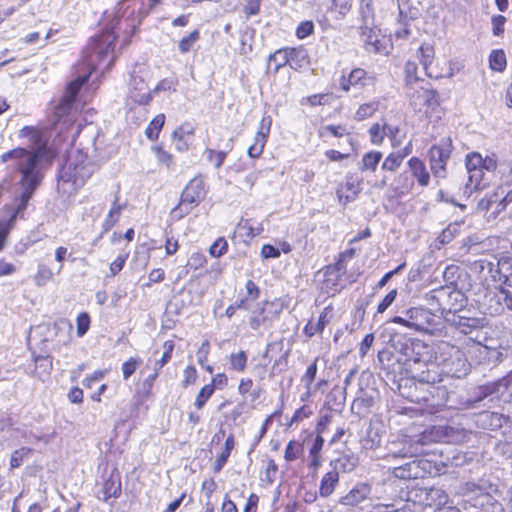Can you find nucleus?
Listing matches in <instances>:
<instances>
[{
    "label": "nucleus",
    "instance_id": "6e6d98bb",
    "mask_svg": "<svg viewBox=\"0 0 512 512\" xmlns=\"http://www.w3.org/2000/svg\"><path fill=\"white\" fill-rule=\"evenodd\" d=\"M301 452H302L301 444L294 440H291L288 442V444L286 446L284 458L287 462H292L299 457V454Z\"/></svg>",
    "mask_w": 512,
    "mask_h": 512
},
{
    "label": "nucleus",
    "instance_id": "a211bd4d",
    "mask_svg": "<svg viewBox=\"0 0 512 512\" xmlns=\"http://www.w3.org/2000/svg\"><path fill=\"white\" fill-rule=\"evenodd\" d=\"M374 78L369 76L367 72L361 68L353 69L348 76L343 75L340 79V88L348 92L352 87L362 89L363 87L372 84Z\"/></svg>",
    "mask_w": 512,
    "mask_h": 512
},
{
    "label": "nucleus",
    "instance_id": "cd10ccee",
    "mask_svg": "<svg viewBox=\"0 0 512 512\" xmlns=\"http://www.w3.org/2000/svg\"><path fill=\"white\" fill-rule=\"evenodd\" d=\"M468 174V181L465 186L464 194L470 197L473 191H481L485 189L488 183L484 181L485 174L482 169L469 171Z\"/></svg>",
    "mask_w": 512,
    "mask_h": 512
},
{
    "label": "nucleus",
    "instance_id": "6e6552de",
    "mask_svg": "<svg viewBox=\"0 0 512 512\" xmlns=\"http://www.w3.org/2000/svg\"><path fill=\"white\" fill-rule=\"evenodd\" d=\"M463 495L465 501L472 507L480 508L483 512H503L501 504L495 501L490 493L485 491V488L474 483L467 482L463 487Z\"/></svg>",
    "mask_w": 512,
    "mask_h": 512
},
{
    "label": "nucleus",
    "instance_id": "e2e57ef3",
    "mask_svg": "<svg viewBox=\"0 0 512 512\" xmlns=\"http://www.w3.org/2000/svg\"><path fill=\"white\" fill-rule=\"evenodd\" d=\"M208 161L214 163L215 168H220L226 158L227 153L224 151H215L213 149H207L205 151Z\"/></svg>",
    "mask_w": 512,
    "mask_h": 512
},
{
    "label": "nucleus",
    "instance_id": "58836bf2",
    "mask_svg": "<svg viewBox=\"0 0 512 512\" xmlns=\"http://www.w3.org/2000/svg\"><path fill=\"white\" fill-rule=\"evenodd\" d=\"M417 64L413 61H408L405 65V79H406V89L418 86L420 83H423L424 80L417 76Z\"/></svg>",
    "mask_w": 512,
    "mask_h": 512
},
{
    "label": "nucleus",
    "instance_id": "c03bdc74",
    "mask_svg": "<svg viewBox=\"0 0 512 512\" xmlns=\"http://www.w3.org/2000/svg\"><path fill=\"white\" fill-rule=\"evenodd\" d=\"M33 452V449L28 447H21L11 454L10 468L15 469L20 467L24 461L28 460L29 455Z\"/></svg>",
    "mask_w": 512,
    "mask_h": 512
},
{
    "label": "nucleus",
    "instance_id": "a19ab883",
    "mask_svg": "<svg viewBox=\"0 0 512 512\" xmlns=\"http://www.w3.org/2000/svg\"><path fill=\"white\" fill-rule=\"evenodd\" d=\"M248 356L245 351H239L237 353H231L229 356L230 369L243 372L246 369Z\"/></svg>",
    "mask_w": 512,
    "mask_h": 512
},
{
    "label": "nucleus",
    "instance_id": "1a4fd4ad",
    "mask_svg": "<svg viewBox=\"0 0 512 512\" xmlns=\"http://www.w3.org/2000/svg\"><path fill=\"white\" fill-rule=\"evenodd\" d=\"M205 196L206 190L203 179L195 177L186 185L181 194L180 203L173 211H179V216L183 217L198 206Z\"/></svg>",
    "mask_w": 512,
    "mask_h": 512
},
{
    "label": "nucleus",
    "instance_id": "052dcab7",
    "mask_svg": "<svg viewBox=\"0 0 512 512\" xmlns=\"http://www.w3.org/2000/svg\"><path fill=\"white\" fill-rule=\"evenodd\" d=\"M400 129L398 126L385 124V136L391 141V146L396 148L401 145L402 139L399 137Z\"/></svg>",
    "mask_w": 512,
    "mask_h": 512
},
{
    "label": "nucleus",
    "instance_id": "2eb2a0df",
    "mask_svg": "<svg viewBox=\"0 0 512 512\" xmlns=\"http://www.w3.org/2000/svg\"><path fill=\"white\" fill-rule=\"evenodd\" d=\"M152 100V94L144 79L137 75H131L128 89V101L139 105H148Z\"/></svg>",
    "mask_w": 512,
    "mask_h": 512
},
{
    "label": "nucleus",
    "instance_id": "de8ad7c7",
    "mask_svg": "<svg viewBox=\"0 0 512 512\" xmlns=\"http://www.w3.org/2000/svg\"><path fill=\"white\" fill-rule=\"evenodd\" d=\"M490 67L495 71H503L506 66V56L502 50H494L489 57Z\"/></svg>",
    "mask_w": 512,
    "mask_h": 512
},
{
    "label": "nucleus",
    "instance_id": "20e7f679",
    "mask_svg": "<svg viewBox=\"0 0 512 512\" xmlns=\"http://www.w3.org/2000/svg\"><path fill=\"white\" fill-rule=\"evenodd\" d=\"M116 36L113 31L106 30L92 38L84 50V58L92 69H108L114 61V43Z\"/></svg>",
    "mask_w": 512,
    "mask_h": 512
},
{
    "label": "nucleus",
    "instance_id": "3c124183",
    "mask_svg": "<svg viewBox=\"0 0 512 512\" xmlns=\"http://www.w3.org/2000/svg\"><path fill=\"white\" fill-rule=\"evenodd\" d=\"M360 15L362 24L372 25L374 23V13L371 6V0H361Z\"/></svg>",
    "mask_w": 512,
    "mask_h": 512
},
{
    "label": "nucleus",
    "instance_id": "7c9ffc66",
    "mask_svg": "<svg viewBox=\"0 0 512 512\" xmlns=\"http://www.w3.org/2000/svg\"><path fill=\"white\" fill-rule=\"evenodd\" d=\"M357 464L358 458L353 454L342 455L331 462L333 470H336L338 473L339 471L349 473L356 468Z\"/></svg>",
    "mask_w": 512,
    "mask_h": 512
},
{
    "label": "nucleus",
    "instance_id": "4468645a",
    "mask_svg": "<svg viewBox=\"0 0 512 512\" xmlns=\"http://www.w3.org/2000/svg\"><path fill=\"white\" fill-rule=\"evenodd\" d=\"M429 468L428 461L415 458L403 465L393 467L392 474L403 480L418 479L424 477Z\"/></svg>",
    "mask_w": 512,
    "mask_h": 512
},
{
    "label": "nucleus",
    "instance_id": "f257e3e1",
    "mask_svg": "<svg viewBox=\"0 0 512 512\" xmlns=\"http://www.w3.org/2000/svg\"><path fill=\"white\" fill-rule=\"evenodd\" d=\"M1 162L8 160L15 161V166L21 173L19 181L20 194L16 197V209L6 223H0V251L4 247L6 237L12 226L14 219L23 213L29 200L32 198L34 191L42 180L41 173V155L39 151H29L25 148H15L0 156Z\"/></svg>",
    "mask_w": 512,
    "mask_h": 512
},
{
    "label": "nucleus",
    "instance_id": "c9c22d12",
    "mask_svg": "<svg viewBox=\"0 0 512 512\" xmlns=\"http://www.w3.org/2000/svg\"><path fill=\"white\" fill-rule=\"evenodd\" d=\"M382 153L380 151H370L363 155L359 169L361 171L369 170L375 172L381 159Z\"/></svg>",
    "mask_w": 512,
    "mask_h": 512
},
{
    "label": "nucleus",
    "instance_id": "69168bd1",
    "mask_svg": "<svg viewBox=\"0 0 512 512\" xmlns=\"http://www.w3.org/2000/svg\"><path fill=\"white\" fill-rule=\"evenodd\" d=\"M77 336L83 337L90 326V317L87 313H80L77 317Z\"/></svg>",
    "mask_w": 512,
    "mask_h": 512
},
{
    "label": "nucleus",
    "instance_id": "a18cd8bd",
    "mask_svg": "<svg viewBox=\"0 0 512 512\" xmlns=\"http://www.w3.org/2000/svg\"><path fill=\"white\" fill-rule=\"evenodd\" d=\"M379 107V102L372 101L369 103H365L359 106L355 113V119L358 121H363L369 117H371Z\"/></svg>",
    "mask_w": 512,
    "mask_h": 512
},
{
    "label": "nucleus",
    "instance_id": "37998d69",
    "mask_svg": "<svg viewBox=\"0 0 512 512\" xmlns=\"http://www.w3.org/2000/svg\"><path fill=\"white\" fill-rule=\"evenodd\" d=\"M174 347H175V345H174L173 341L167 340L164 342V345H163L164 352H163L161 358L154 362V365H153L154 371L159 372L164 367V365L170 361Z\"/></svg>",
    "mask_w": 512,
    "mask_h": 512
},
{
    "label": "nucleus",
    "instance_id": "f8f14e48",
    "mask_svg": "<svg viewBox=\"0 0 512 512\" xmlns=\"http://www.w3.org/2000/svg\"><path fill=\"white\" fill-rule=\"evenodd\" d=\"M409 500L423 506L432 507L445 504L448 501L446 492L438 487H415L409 492Z\"/></svg>",
    "mask_w": 512,
    "mask_h": 512
},
{
    "label": "nucleus",
    "instance_id": "bb28decb",
    "mask_svg": "<svg viewBox=\"0 0 512 512\" xmlns=\"http://www.w3.org/2000/svg\"><path fill=\"white\" fill-rule=\"evenodd\" d=\"M331 307H325L318 317V321L313 323L309 321L304 327V333L308 337H313L315 334L322 333L331 318Z\"/></svg>",
    "mask_w": 512,
    "mask_h": 512
},
{
    "label": "nucleus",
    "instance_id": "c85d7f7f",
    "mask_svg": "<svg viewBox=\"0 0 512 512\" xmlns=\"http://www.w3.org/2000/svg\"><path fill=\"white\" fill-rule=\"evenodd\" d=\"M55 331L56 342L59 345H68L72 340V324L65 320L60 319L53 325Z\"/></svg>",
    "mask_w": 512,
    "mask_h": 512
},
{
    "label": "nucleus",
    "instance_id": "603ef678",
    "mask_svg": "<svg viewBox=\"0 0 512 512\" xmlns=\"http://www.w3.org/2000/svg\"><path fill=\"white\" fill-rule=\"evenodd\" d=\"M403 160L401 156L397 155L395 152H391L382 163V170L394 172L396 171L402 164Z\"/></svg>",
    "mask_w": 512,
    "mask_h": 512
},
{
    "label": "nucleus",
    "instance_id": "79ce46f5",
    "mask_svg": "<svg viewBox=\"0 0 512 512\" xmlns=\"http://www.w3.org/2000/svg\"><path fill=\"white\" fill-rule=\"evenodd\" d=\"M361 38L367 45L375 46L378 42L377 27L375 23L372 25L361 24L360 26Z\"/></svg>",
    "mask_w": 512,
    "mask_h": 512
},
{
    "label": "nucleus",
    "instance_id": "b1692460",
    "mask_svg": "<svg viewBox=\"0 0 512 512\" xmlns=\"http://www.w3.org/2000/svg\"><path fill=\"white\" fill-rule=\"evenodd\" d=\"M360 190L359 182L353 176H347L344 186L337 191L340 203L346 204L353 201L360 193Z\"/></svg>",
    "mask_w": 512,
    "mask_h": 512
},
{
    "label": "nucleus",
    "instance_id": "680f3d73",
    "mask_svg": "<svg viewBox=\"0 0 512 512\" xmlns=\"http://www.w3.org/2000/svg\"><path fill=\"white\" fill-rule=\"evenodd\" d=\"M228 243L225 238L220 237L211 245L209 252L213 257H221L227 251Z\"/></svg>",
    "mask_w": 512,
    "mask_h": 512
},
{
    "label": "nucleus",
    "instance_id": "0eeeda50",
    "mask_svg": "<svg viewBox=\"0 0 512 512\" xmlns=\"http://www.w3.org/2000/svg\"><path fill=\"white\" fill-rule=\"evenodd\" d=\"M383 497L373 489L372 485L367 482H359L353 486L348 493L340 499V504L348 507H357L364 510L366 507L375 505V501L381 500Z\"/></svg>",
    "mask_w": 512,
    "mask_h": 512
},
{
    "label": "nucleus",
    "instance_id": "0e129e2a",
    "mask_svg": "<svg viewBox=\"0 0 512 512\" xmlns=\"http://www.w3.org/2000/svg\"><path fill=\"white\" fill-rule=\"evenodd\" d=\"M482 156L479 153L473 152L466 156L467 172L482 169Z\"/></svg>",
    "mask_w": 512,
    "mask_h": 512
},
{
    "label": "nucleus",
    "instance_id": "e433bc0d",
    "mask_svg": "<svg viewBox=\"0 0 512 512\" xmlns=\"http://www.w3.org/2000/svg\"><path fill=\"white\" fill-rule=\"evenodd\" d=\"M125 206V204L122 205L118 202V197L115 198L111 206V209L109 210L108 215L106 216L103 222V228L105 232L110 230L118 222L121 215V211L124 209Z\"/></svg>",
    "mask_w": 512,
    "mask_h": 512
},
{
    "label": "nucleus",
    "instance_id": "dca6fc26",
    "mask_svg": "<svg viewBox=\"0 0 512 512\" xmlns=\"http://www.w3.org/2000/svg\"><path fill=\"white\" fill-rule=\"evenodd\" d=\"M410 329L416 331H428L433 325L434 315L427 309L421 307H413L406 311Z\"/></svg>",
    "mask_w": 512,
    "mask_h": 512
},
{
    "label": "nucleus",
    "instance_id": "774afa93",
    "mask_svg": "<svg viewBox=\"0 0 512 512\" xmlns=\"http://www.w3.org/2000/svg\"><path fill=\"white\" fill-rule=\"evenodd\" d=\"M353 0H333L332 10L344 17L351 9Z\"/></svg>",
    "mask_w": 512,
    "mask_h": 512
},
{
    "label": "nucleus",
    "instance_id": "49530a36",
    "mask_svg": "<svg viewBox=\"0 0 512 512\" xmlns=\"http://www.w3.org/2000/svg\"><path fill=\"white\" fill-rule=\"evenodd\" d=\"M200 33L197 29L193 30L189 35L183 37L178 45L179 52L181 54L188 53L194 44L199 40Z\"/></svg>",
    "mask_w": 512,
    "mask_h": 512
},
{
    "label": "nucleus",
    "instance_id": "a878e982",
    "mask_svg": "<svg viewBox=\"0 0 512 512\" xmlns=\"http://www.w3.org/2000/svg\"><path fill=\"white\" fill-rule=\"evenodd\" d=\"M287 53L292 69H301L309 64L308 51L303 46L287 48Z\"/></svg>",
    "mask_w": 512,
    "mask_h": 512
},
{
    "label": "nucleus",
    "instance_id": "9b49d317",
    "mask_svg": "<svg viewBox=\"0 0 512 512\" xmlns=\"http://www.w3.org/2000/svg\"><path fill=\"white\" fill-rule=\"evenodd\" d=\"M425 81L418 86H413L405 90L410 104L417 110L423 107H436L439 105V95L436 90L426 87Z\"/></svg>",
    "mask_w": 512,
    "mask_h": 512
},
{
    "label": "nucleus",
    "instance_id": "864d4df0",
    "mask_svg": "<svg viewBox=\"0 0 512 512\" xmlns=\"http://www.w3.org/2000/svg\"><path fill=\"white\" fill-rule=\"evenodd\" d=\"M499 192H493L491 194H487L485 197L480 199L477 203V211L481 213L487 212L493 204L498 202Z\"/></svg>",
    "mask_w": 512,
    "mask_h": 512
},
{
    "label": "nucleus",
    "instance_id": "8fccbe9b",
    "mask_svg": "<svg viewBox=\"0 0 512 512\" xmlns=\"http://www.w3.org/2000/svg\"><path fill=\"white\" fill-rule=\"evenodd\" d=\"M142 364L140 357H131L122 364V374L125 380L129 379Z\"/></svg>",
    "mask_w": 512,
    "mask_h": 512
},
{
    "label": "nucleus",
    "instance_id": "4be33fe9",
    "mask_svg": "<svg viewBox=\"0 0 512 512\" xmlns=\"http://www.w3.org/2000/svg\"><path fill=\"white\" fill-rule=\"evenodd\" d=\"M417 57L423 66L425 74L428 77H439V75L434 73L433 63L435 60V50L434 47L430 44H422L418 51Z\"/></svg>",
    "mask_w": 512,
    "mask_h": 512
},
{
    "label": "nucleus",
    "instance_id": "ddd939ff",
    "mask_svg": "<svg viewBox=\"0 0 512 512\" xmlns=\"http://www.w3.org/2000/svg\"><path fill=\"white\" fill-rule=\"evenodd\" d=\"M86 80V76L79 77L67 85V88L63 96L54 108V114L57 118V121H60L63 117L70 115L75 97L80 91L83 84L86 82Z\"/></svg>",
    "mask_w": 512,
    "mask_h": 512
},
{
    "label": "nucleus",
    "instance_id": "423d86ee",
    "mask_svg": "<svg viewBox=\"0 0 512 512\" xmlns=\"http://www.w3.org/2000/svg\"><path fill=\"white\" fill-rule=\"evenodd\" d=\"M404 365L406 366V374L412 373V370L417 367L418 371L438 370L437 364L433 361L432 348L421 340L411 341L405 345L404 348Z\"/></svg>",
    "mask_w": 512,
    "mask_h": 512
},
{
    "label": "nucleus",
    "instance_id": "412c9836",
    "mask_svg": "<svg viewBox=\"0 0 512 512\" xmlns=\"http://www.w3.org/2000/svg\"><path fill=\"white\" fill-rule=\"evenodd\" d=\"M101 492L104 501L118 498L121 495V476L117 469H113L108 478L104 480Z\"/></svg>",
    "mask_w": 512,
    "mask_h": 512
},
{
    "label": "nucleus",
    "instance_id": "2f4dec72",
    "mask_svg": "<svg viewBox=\"0 0 512 512\" xmlns=\"http://www.w3.org/2000/svg\"><path fill=\"white\" fill-rule=\"evenodd\" d=\"M397 3L399 9V21L409 22L420 17V10L417 7H414L410 0H397Z\"/></svg>",
    "mask_w": 512,
    "mask_h": 512
},
{
    "label": "nucleus",
    "instance_id": "09e8293b",
    "mask_svg": "<svg viewBox=\"0 0 512 512\" xmlns=\"http://www.w3.org/2000/svg\"><path fill=\"white\" fill-rule=\"evenodd\" d=\"M214 393V385L213 384H206L204 385L197 397H196V400H195V407L197 409H202L204 407V405L206 404V402L210 399V397L213 395Z\"/></svg>",
    "mask_w": 512,
    "mask_h": 512
},
{
    "label": "nucleus",
    "instance_id": "f704fd0d",
    "mask_svg": "<svg viewBox=\"0 0 512 512\" xmlns=\"http://www.w3.org/2000/svg\"><path fill=\"white\" fill-rule=\"evenodd\" d=\"M236 229L242 237L246 238V240L253 239L255 236L260 235L263 231L262 224H258L256 227H254L251 225L250 220L248 219H241L237 224Z\"/></svg>",
    "mask_w": 512,
    "mask_h": 512
},
{
    "label": "nucleus",
    "instance_id": "4c0bfd02",
    "mask_svg": "<svg viewBox=\"0 0 512 512\" xmlns=\"http://www.w3.org/2000/svg\"><path fill=\"white\" fill-rule=\"evenodd\" d=\"M271 64H274V73H277L280 68L289 65L287 48L278 49L271 54L268 58V68H270Z\"/></svg>",
    "mask_w": 512,
    "mask_h": 512
},
{
    "label": "nucleus",
    "instance_id": "f3484780",
    "mask_svg": "<svg viewBox=\"0 0 512 512\" xmlns=\"http://www.w3.org/2000/svg\"><path fill=\"white\" fill-rule=\"evenodd\" d=\"M271 125V116L264 115L259 123L258 131L254 138V143L248 148V155L251 158H257L262 154L270 133Z\"/></svg>",
    "mask_w": 512,
    "mask_h": 512
},
{
    "label": "nucleus",
    "instance_id": "393cba45",
    "mask_svg": "<svg viewBox=\"0 0 512 512\" xmlns=\"http://www.w3.org/2000/svg\"><path fill=\"white\" fill-rule=\"evenodd\" d=\"M345 272V267L342 260L340 259L335 265L328 266L325 270L324 283L327 288H331L334 291H339L338 288L339 280Z\"/></svg>",
    "mask_w": 512,
    "mask_h": 512
},
{
    "label": "nucleus",
    "instance_id": "13d9d810",
    "mask_svg": "<svg viewBox=\"0 0 512 512\" xmlns=\"http://www.w3.org/2000/svg\"><path fill=\"white\" fill-rule=\"evenodd\" d=\"M317 361L318 358H316L313 363H311L305 374L302 376V382L305 384V388L307 389V392L311 390V385L315 380L316 374H317Z\"/></svg>",
    "mask_w": 512,
    "mask_h": 512
},
{
    "label": "nucleus",
    "instance_id": "aec40b11",
    "mask_svg": "<svg viewBox=\"0 0 512 512\" xmlns=\"http://www.w3.org/2000/svg\"><path fill=\"white\" fill-rule=\"evenodd\" d=\"M275 306V302H262L252 312L249 325L252 330H258L261 326L272 322V317L267 314L268 307Z\"/></svg>",
    "mask_w": 512,
    "mask_h": 512
},
{
    "label": "nucleus",
    "instance_id": "72a5a7b5",
    "mask_svg": "<svg viewBox=\"0 0 512 512\" xmlns=\"http://www.w3.org/2000/svg\"><path fill=\"white\" fill-rule=\"evenodd\" d=\"M414 186L413 179L407 172L400 173L392 183L393 191L397 195H404L411 191Z\"/></svg>",
    "mask_w": 512,
    "mask_h": 512
},
{
    "label": "nucleus",
    "instance_id": "338daca9",
    "mask_svg": "<svg viewBox=\"0 0 512 512\" xmlns=\"http://www.w3.org/2000/svg\"><path fill=\"white\" fill-rule=\"evenodd\" d=\"M152 150L155 152L157 161L159 163L166 165L167 168L171 167L172 155L170 153L163 150L162 146H159V145L153 146Z\"/></svg>",
    "mask_w": 512,
    "mask_h": 512
},
{
    "label": "nucleus",
    "instance_id": "39448f33",
    "mask_svg": "<svg viewBox=\"0 0 512 512\" xmlns=\"http://www.w3.org/2000/svg\"><path fill=\"white\" fill-rule=\"evenodd\" d=\"M445 321L459 333L469 336L472 340H477L480 331L487 325L484 317H470L468 311L449 307L443 308Z\"/></svg>",
    "mask_w": 512,
    "mask_h": 512
},
{
    "label": "nucleus",
    "instance_id": "5701e85b",
    "mask_svg": "<svg viewBox=\"0 0 512 512\" xmlns=\"http://www.w3.org/2000/svg\"><path fill=\"white\" fill-rule=\"evenodd\" d=\"M412 176L417 180L421 187H426L430 183V174L426 169L425 163L418 157H412L408 161Z\"/></svg>",
    "mask_w": 512,
    "mask_h": 512
},
{
    "label": "nucleus",
    "instance_id": "473e14b6",
    "mask_svg": "<svg viewBox=\"0 0 512 512\" xmlns=\"http://www.w3.org/2000/svg\"><path fill=\"white\" fill-rule=\"evenodd\" d=\"M194 129L190 125H183L178 127L172 134L173 140L175 141V148L178 151H186L188 149V142L185 136H192Z\"/></svg>",
    "mask_w": 512,
    "mask_h": 512
},
{
    "label": "nucleus",
    "instance_id": "6ab92c4d",
    "mask_svg": "<svg viewBox=\"0 0 512 512\" xmlns=\"http://www.w3.org/2000/svg\"><path fill=\"white\" fill-rule=\"evenodd\" d=\"M421 453L420 447L417 443H413L411 440H404L400 444L392 443L389 448V452L386 455V459H398V458H412L417 457Z\"/></svg>",
    "mask_w": 512,
    "mask_h": 512
},
{
    "label": "nucleus",
    "instance_id": "4d7b16f0",
    "mask_svg": "<svg viewBox=\"0 0 512 512\" xmlns=\"http://www.w3.org/2000/svg\"><path fill=\"white\" fill-rule=\"evenodd\" d=\"M369 134L371 142L380 145L385 138V124L381 126L379 123H374L369 129Z\"/></svg>",
    "mask_w": 512,
    "mask_h": 512
},
{
    "label": "nucleus",
    "instance_id": "c756f323",
    "mask_svg": "<svg viewBox=\"0 0 512 512\" xmlns=\"http://www.w3.org/2000/svg\"><path fill=\"white\" fill-rule=\"evenodd\" d=\"M339 482V474L336 470L327 472L321 479L319 493L322 497L330 496Z\"/></svg>",
    "mask_w": 512,
    "mask_h": 512
},
{
    "label": "nucleus",
    "instance_id": "7ed1b4c3",
    "mask_svg": "<svg viewBox=\"0 0 512 512\" xmlns=\"http://www.w3.org/2000/svg\"><path fill=\"white\" fill-rule=\"evenodd\" d=\"M441 380L439 371L434 370L433 367L425 371H418L415 367L406 378L400 379L398 390L402 397L413 403L427 402L434 396L436 384Z\"/></svg>",
    "mask_w": 512,
    "mask_h": 512
},
{
    "label": "nucleus",
    "instance_id": "ea45409f",
    "mask_svg": "<svg viewBox=\"0 0 512 512\" xmlns=\"http://www.w3.org/2000/svg\"><path fill=\"white\" fill-rule=\"evenodd\" d=\"M164 123H165V115L164 114L156 115L145 130V134H146L147 138L152 141L156 140L159 136L161 129L163 128Z\"/></svg>",
    "mask_w": 512,
    "mask_h": 512
},
{
    "label": "nucleus",
    "instance_id": "5fc2aeb1",
    "mask_svg": "<svg viewBox=\"0 0 512 512\" xmlns=\"http://www.w3.org/2000/svg\"><path fill=\"white\" fill-rule=\"evenodd\" d=\"M328 134L334 137H342L347 134V129L343 125H326L320 128L319 136L325 137Z\"/></svg>",
    "mask_w": 512,
    "mask_h": 512
},
{
    "label": "nucleus",
    "instance_id": "9d476101",
    "mask_svg": "<svg viewBox=\"0 0 512 512\" xmlns=\"http://www.w3.org/2000/svg\"><path fill=\"white\" fill-rule=\"evenodd\" d=\"M452 152L450 139L441 140L439 144L433 145L428 152L430 170L436 179L447 177V163Z\"/></svg>",
    "mask_w": 512,
    "mask_h": 512
},
{
    "label": "nucleus",
    "instance_id": "bf43d9fd",
    "mask_svg": "<svg viewBox=\"0 0 512 512\" xmlns=\"http://www.w3.org/2000/svg\"><path fill=\"white\" fill-rule=\"evenodd\" d=\"M53 276V273L46 265H39L35 275V283L38 286L45 285Z\"/></svg>",
    "mask_w": 512,
    "mask_h": 512
},
{
    "label": "nucleus",
    "instance_id": "f03ea898",
    "mask_svg": "<svg viewBox=\"0 0 512 512\" xmlns=\"http://www.w3.org/2000/svg\"><path fill=\"white\" fill-rule=\"evenodd\" d=\"M97 165L81 150L70 153L58 175V185L63 191L72 194L84 186L96 171Z\"/></svg>",
    "mask_w": 512,
    "mask_h": 512
}]
</instances>
